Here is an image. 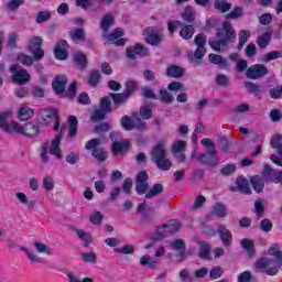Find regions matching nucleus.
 <instances>
[{
    "label": "nucleus",
    "instance_id": "c756f323",
    "mask_svg": "<svg viewBox=\"0 0 282 282\" xmlns=\"http://www.w3.org/2000/svg\"><path fill=\"white\" fill-rule=\"evenodd\" d=\"M241 247L246 250L249 257H254V241L251 239L245 238L240 241Z\"/></svg>",
    "mask_w": 282,
    "mask_h": 282
},
{
    "label": "nucleus",
    "instance_id": "20e7f679",
    "mask_svg": "<svg viewBox=\"0 0 282 282\" xmlns=\"http://www.w3.org/2000/svg\"><path fill=\"white\" fill-rule=\"evenodd\" d=\"M39 122L44 127H47V124H52V122H55V127H54L55 131H58V126L61 124V122L58 121V115L56 113V111L45 109V108L40 110Z\"/></svg>",
    "mask_w": 282,
    "mask_h": 282
},
{
    "label": "nucleus",
    "instance_id": "a211bd4d",
    "mask_svg": "<svg viewBox=\"0 0 282 282\" xmlns=\"http://www.w3.org/2000/svg\"><path fill=\"white\" fill-rule=\"evenodd\" d=\"M15 197L20 202V204H23L30 210H32V208H34V206H36V200L28 198V196L23 192H18L15 194Z\"/></svg>",
    "mask_w": 282,
    "mask_h": 282
},
{
    "label": "nucleus",
    "instance_id": "473e14b6",
    "mask_svg": "<svg viewBox=\"0 0 282 282\" xmlns=\"http://www.w3.org/2000/svg\"><path fill=\"white\" fill-rule=\"evenodd\" d=\"M23 127L21 123L17 121H11L9 123V128L7 129V133L12 134V133H18L19 135H23Z\"/></svg>",
    "mask_w": 282,
    "mask_h": 282
},
{
    "label": "nucleus",
    "instance_id": "8fccbe9b",
    "mask_svg": "<svg viewBox=\"0 0 282 282\" xmlns=\"http://www.w3.org/2000/svg\"><path fill=\"white\" fill-rule=\"evenodd\" d=\"M93 155L98 160V162H105V160L109 158V154L105 152L102 148L93 150Z\"/></svg>",
    "mask_w": 282,
    "mask_h": 282
},
{
    "label": "nucleus",
    "instance_id": "f8f14e48",
    "mask_svg": "<svg viewBox=\"0 0 282 282\" xmlns=\"http://www.w3.org/2000/svg\"><path fill=\"white\" fill-rule=\"evenodd\" d=\"M54 52L57 61H66L67 56H69V53H67V41L62 40L57 42Z\"/></svg>",
    "mask_w": 282,
    "mask_h": 282
},
{
    "label": "nucleus",
    "instance_id": "412c9836",
    "mask_svg": "<svg viewBox=\"0 0 282 282\" xmlns=\"http://www.w3.org/2000/svg\"><path fill=\"white\" fill-rule=\"evenodd\" d=\"M73 58L78 69H85L87 67V56L82 52L75 53Z\"/></svg>",
    "mask_w": 282,
    "mask_h": 282
},
{
    "label": "nucleus",
    "instance_id": "0e129e2a",
    "mask_svg": "<svg viewBox=\"0 0 282 282\" xmlns=\"http://www.w3.org/2000/svg\"><path fill=\"white\" fill-rule=\"evenodd\" d=\"M131 188H133V181L131 178H126L122 184V191L126 195H131Z\"/></svg>",
    "mask_w": 282,
    "mask_h": 282
},
{
    "label": "nucleus",
    "instance_id": "1a4fd4ad",
    "mask_svg": "<svg viewBox=\"0 0 282 282\" xmlns=\"http://www.w3.org/2000/svg\"><path fill=\"white\" fill-rule=\"evenodd\" d=\"M10 70L13 73V83H30V73L25 68H19V65H12Z\"/></svg>",
    "mask_w": 282,
    "mask_h": 282
},
{
    "label": "nucleus",
    "instance_id": "f704fd0d",
    "mask_svg": "<svg viewBox=\"0 0 282 282\" xmlns=\"http://www.w3.org/2000/svg\"><path fill=\"white\" fill-rule=\"evenodd\" d=\"M195 10H193L192 7H186L184 12L182 13V19H184V21H187V23H193L195 21Z\"/></svg>",
    "mask_w": 282,
    "mask_h": 282
},
{
    "label": "nucleus",
    "instance_id": "79ce46f5",
    "mask_svg": "<svg viewBox=\"0 0 282 282\" xmlns=\"http://www.w3.org/2000/svg\"><path fill=\"white\" fill-rule=\"evenodd\" d=\"M172 153H180L186 151V141L177 140L172 144Z\"/></svg>",
    "mask_w": 282,
    "mask_h": 282
},
{
    "label": "nucleus",
    "instance_id": "3c124183",
    "mask_svg": "<svg viewBox=\"0 0 282 282\" xmlns=\"http://www.w3.org/2000/svg\"><path fill=\"white\" fill-rule=\"evenodd\" d=\"M122 34H124L122 29H116L111 33L104 32V36H105V39H108V41H116L117 39H120V36H122Z\"/></svg>",
    "mask_w": 282,
    "mask_h": 282
},
{
    "label": "nucleus",
    "instance_id": "58836bf2",
    "mask_svg": "<svg viewBox=\"0 0 282 282\" xmlns=\"http://www.w3.org/2000/svg\"><path fill=\"white\" fill-rule=\"evenodd\" d=\"M17 61L21 63V65H25V67H30V65L34 63V58L24 53H19L17 56Z\"/></svg>",
    "mask_w": 282,
    "mask_h": 282
},
{
    "label": "nucleus",
    "instance_id": "39448f33",
    "mask_svg": "<svg viewBox=\"0 0 282 282\" xmlns=\"http://www.w3.org/2000/svg\"><path fill=\"white\" fill-rule=\"evenodd\" d=\"M192 158H195L197 162H200L202 164H207L208 166H217V164H219V156L217 155V150H208V152L200 155H196V152H193Z\"/></svg>",
    "mask_w": 282,
    "mask_h": 282
},
{
    "label": "nucleus",
    "instance_id": "f3484780",
    "mask_svg": "<svg viewBox=\"0 0 282 282\" xmlns=\"http://www.w3.org/2000/svg\"><path fill=\"white\" fill-rule=\"evenodd\" d=\"M140 265H148L151 270H155L160 265V259L144 254L140 258Z\"/></svg>",
    "mask_w": 282,
    "mask_h": 282
},
{
    "label": "nucleus",
    "instance_id": "4c0bfd02",
    "mask_svg": "<svg viewBox=\"0 0 282 282\" xmlns=\"http://www.w3.org/2000/svg\"><path fill=\"white\" fill-rule=\"evenodd\" d=\"M193 34H195V29L193 28V25H185L180 31V36H182L185 41L193 39Z\"/></svg>",
    "mask_w": 282,
    "mask_h": 282
},
{
    "label": "nucleus",
    "instance_id": "c85d7f7f",
    "mask_svg": "<svg viewBox=\"0 0 282 282\" xmlns=\"http://www.w3.org/2000/svg\"><path fill=\"white\" fill-rule=\"evenodd\" d=\"M272 35L269 32H264L263 34L257 37V45H259L263 50L270 45Z\"/></svg>",
    "mask_w": 282,
    "mask_h": 282
},
{
    "label": "nucleus",
    "instance_id": "72a5a7b5",
    "mask_svg": "<svg viewBox=\"0 0 282 282\" xmlns=\"http://www.w3.org/2000/svg\"><path fill=\"white\" fill-rule=\"evenodd\" d=\"M251 186L256 191V193H261L263 187L265 186V182L261 178V176H253L251 177Z\"/></svg>",
    "mask_w": 282,
    "mask_h": 282
},
{
    "label": "nucleus",
    "instance_id": "69168bd1",
    "mask_svg": "<svg viewBox=\"0 0 282 282\" xmlns=\"http://www.w3.org/2000/svg\"><path fill=\"white\" fill-rule=\"evenodd\" d=\"M270 96L274 100H278V98H282V86H276L270 90Z\"/></svg>",
    "mask_w": 282,
    "mask_h": 282
},
{
    "label": "nucleus",
    "instance_id": "4468645a",
    "mask_svg": "<svg viewBox=\"0 0 282 282\" xmlns=\"http://www.w3.org/2000/svg\"><path fill=\"white\" fill-rule=\"evenodd\" d=\"M31 118H34V109L28 107V106H22L18 110V120L21 122H28Z\"/></svg>",
    "mask_w": 282,
    "mask_h": 282
},
{
    "label": "nucleus",
    "instance_id": "ddd939ff",
    "mask_svg": "<svg viewBox=\"0 0 282 282\" xmlns=\"http://www.w3.org/2000/svg\"><path fill=\"white\" fill-rule=\"evenodd\" d=\"M112 154L118 156L129 151V141H115L111 145Z\"/></svg>",
    "mask_w": 282,
    "mask_h": 282
},
{
    "label": "nucleus",
    "instance_id": "37998d69",
    "mask_svg": "<svg viewBox=\"0 0 282 282\" xmlns=\"http://www.w3.org/2000/svg\"><path fill=\"white\" fill-rule=\"evenodd\" d=\"M105 216L100 212H93L89 216V221L94 224V226H100L102 224V219Z\"/></svg>",
    "mask_w": 282,
    "mask_h": 282
},
{
    "label": "nucleus",
    "instance_id": "4d7b16f0",
    "mask_svg": "<svg viewBox=\"0 0 282 282\" xmlns=\"http://www.w3.org/2000/svg\"><path fill=\"white\" fill-rule=\"evenodd\" d=\"M98 80H100V73L98 70H93L88 78L89 85H91V87H96V85H98Z\"/></svg>",
    "mask_w": 282,
    "mask_h": 282
},
{
    "label": "nucleus",
    "instance_id": "c03bdc74",
    "mask_svg": "<svg viewBox=\"0 0 282 282\" xmlns=\"http://www.w3.org/2000/svg\"><path fill=\"white\" fill-rule=\"evenodd\" d=\"M250 39V31L241 30L239 32V44L238 50H241L246 43H248V40Z\"/></svg>",
    "mask_w": 282,
    "mask_h": 282
},
{
    "label": "nucleus",
    "instance_id": "4be33fe9",
    "mask_svg": "<svg viewBox=\"0 0 282 282\" xmlns=\"http://www.w3.org/2000/svg\"><path fill=\"white\" fill-rule=\"evenodd\" d=\"M263 173H270L271 174V181L275 184L282 185V171H274L269 165L264 166Z\"/></svg>",
    "mask_w": 282,
    "mask_h": 282
},
{
    "label": "nucleus",
    "instance_id": "5701e85b",
    "mask_svg": "<svg viewBox=\"0 0 282 282\" xmlns=\"http://www.w3.org/2000/svg\"><path fill=\"white\" fill-rule=\"evenodd\" d=\"M208 58L209 63H213L214 65H220L223 69H227L228 61H226L221 55L212 53L209 54Z\"/></svg>",
    "mask_w": 282,
    "mask_h": 282
},
{
    "label": "nucleus",
    "instance_id": "603ef678",
    "mask_svg": "<svg viewBox=\"0 0 282 282\" xmlns=\"http://www.w3.org/2000/svg\"><path fill=\"white\" fill-rule=\"evenodd\" d=\"M100 109L104 110L106 113H111V111H113L111 109V98H109V97L101 98Z\"/></svg>",
    "mask_w": 282,
    "mask_h": 282
},
{
    "label": "nucleus",
    "instance_id": "a878e982",
    "mask_svg": "<svg viewBox=\"0 0 282 282\" xmlns=\"http://www.w3.org/2000/svg\"><path fill=\"white\" fill-rule=\"evenodd\" d=\"M237 186L240 193H243L245 195H250V193H252V189H250V184L245 177L237 178Z\"/></svg>",
    "mask_w": 282,
    "mask_h": 282
},
{
    "label": "nucleus",
    "instance_id": "13d9d810",
    "mask_svg": "<svg viewBox=\"0 0 282 282\" xmlns=\"http://www.w3.org/2000/svg\"><path fill=\"white\" fill-rule=\"evenodd\" d=\"M230 80L228 79V76L224 74H219L216 76V84L219 85V87H228Z\"/></svg>",
    "mask_w": 282,
    "mask_h": 282
},
{
    "label": "nucleus",
    "instance_id": "338daca9",
    "mask_svg": "<svg viewBox=\"0 0 282 282\" xmlns=\"http://www.w3.org/2000/svg\"><path fill=\"white\" fill-rule=\"evenodd\" d=\"M165 228L169 232H177V229L180 228V223H177V220H172L165 224Z\"/></svg>",
    "mask_w": 282,
    "mask_h": 282
},
{
    "label": "nucleus",
    "instance_id": "ea45409f",
    "mask_svg": "<svg viewBox=\"0 0 282 282\" xmlns=\"http://www.w3.org/2000/svg\"><path fill=\"white\" fill-rule=\"evenodd\" d=\"M22 250L25 252L31 263H41L42 259L39 256H36V252H34V250L28 249L25 247H22Z\"/></svg>",
    "mask_w": 282,
    "mask_h": 282
},
{
    "label": "nucleus",
    "instance_id": "393cba45",
    "mask_svg": "<svg viewBox=\"0 0 282 282\" xmlns=\"http://www.w3.org/2000/svg\"><path fill=\"white\" fill-rule=\"evenodd\" d=\"M68 135L69 138H76V133L78 132V119L76 116H69L68 117Z\"/></svg>",
    "mask_w": 282,
    "mask_h": 282
},
{
    "label": "nucleus",
    "instance_id": "bf43d9fd",
    "mask_svg": "<svg viewBox=\"0 0 282 282\" xmlns=\"http://www.w3.org/2000/svg\"><path fill=\"white\" fill-rule=\"evenodd\" d=\"M195 45L197 47H206V35L204 33H199L194 39Z\"/></svg>",
    "mask_w": 282,
    "mask_h": 282
},
{
    "label": "nucleus",
    "instance_id": "6ab92c4d",
    "mask_svg": "<svg viewBox=\"0 0 282 282\" xmlns=\"http://www.w3.org/2000/svg\"><path fill=\"white\" fill-rule=\"evenodd\" d=\"M165 74L171 78H182V76H184V68L177 65H171L166 68Z\"/></svg>",
    "mask_w": 282,
    "mask_h": 282
},
{
    "label": "nucleus",
    "instance_id": "e433bc0d",
    "mask_svg": "<svg viewBox=\"0 0 282 282\" xmlns=\"http://www.w3.org/2000/svg\"><path fill=\"white\" fill-rule=\"evenodd\" d=\"M164 36L162 34L158 33H150L147 37L145 41L149 43V45H158L162 43Z\"/></svg>",
    "mask_w": 282,
    "mask_h": 282
},
{
    "label": "nucleus",
    "instance_id": "aec40b11",
    "mask_svg": "<svg viewBox=\"0 0 282 282\" xmlns=\"http://www.w3.org/2000/svg\"><path fill=\"white\" fill-rule=\"evenodd\" d=\"M75 232L77 237L80 239V241H83L84 248H89V243H91L93 241L91 234L83 229H75Z\"/></svg>",
    "mask_w": 282,
    "mask_h": 282
},
{
    "label": "nucleus",
    "instance_id": "a19ab883",
    "mask_svg": "<svg viewBox=\"0 0 282 282\" xmlns=\"http://www.w3.org/2000/svg\"><path fill=\"white\" fill-rule=\"evenodd\" d=\"M213 214L216 215V217L224 218L227 215L226 206L221 203H216L213 209Z\"/></svg>",
    "mask_w": 282,
    "mask_h": 282
},
{
    "label": "nucleus",
    "instance_id": "7ed1b4c3",
    "mask_svg": "<svg viewBox=\"0 0 282 282\" xmlns=\"http://www.w3.org/2000/svg\"><path fill=\"white\" fill-rule=\"evenodd\" d=\"M150 156L152 162L160 169V171H171L173 161L169 158V149H166V141H159L151 150Z\"/></svg>",
    "mask_w": 282,
    "mask_h": 282
},
{
    "label": "nucleus",
    "instance_id": "09e8293b",
    "mask_svg": "<svg viewBox=\"0 0 282 282\" xmlns=\"http://www.w3.org/2000/svg\"><path fill=\"white\" fill-rule=\"evenodd\" d=\"M110 97L112 98L115 105H122V102H127V98H129V95H127V93H123V94L111 93Z\"/></svg>",
    "mask_w": 282,
    "mask_h": 282
},
{
    "label": "nucleus",
    "instance_id": "423d86ee",
    "mask_svg": "<svg viewBox=\"0 0 282 282\" xmlns=\"http://www.w3.org/2000/svg\"><path fill=\"white\" fill-rule=\"evenodd\" d=\"M43 37L33 36L29 42V51L32 53L35 61H41L45 56V52L42 50Z\"/></svg>",
    "mask_w": 282,
    "mask_h": 282
},
{
    "label": "nucleus",
    "instance_id": "f257e3e1",
    "mask_svg": "<svg viewBox=\"0 0 282 282\" xmlns=\"http://www.w3.org/2000/svg\"><path fill=\"white\" fill-rule=\"evenodd\" d=\"M269 254L273 257V259H258L254 263V268L258 270V272H263L264 274L274 276V274H278L279 270L282 268V251L279 245L273 243L269 249Z\"/></svg>",
    "mask_w": 282,
    "mask_h": 282
},
{
    "label": "nucleus",
    "instance_id": "5fc2aeb1",
    "mask_svg": "<svg viewBox=\"0 0 282 282\" xmlns=\"http://www.w3.org/2000/svg\"><path fill=\"white\" fill-rule=\"evenodd\" d=\"M200 259H210V246L206 243H200V251H199Z\"/></svg>",
    "mask_w": 282,
    "mask_h": 282
},
{
    "label": "nucleus",
    "instance_id": "b1692460",
    "mask_svg": "<svg viewBox=\"0 0 282 282\" xmlns=\"http://www.w3.org/2000/svg\"><path fill=\"white\" fill-rule=\"evenodd\" d=\"M164 192V185L162 184H154L153 187H151L147 193H145V198L151 199L153 197H158V195H162Z\"/></svg>",
    "mask_w": 282,
    "mask_h": 282
},
{
    "label": "nucleus",
    "instance_id": "bb28decb",
    "mask_svg": "<svg viewBox=\"0 0 282 282\" xmlns=\"http://www.w3.org/2000/svg\"><path fill=\"white\" fill-rule=\"evenodd\" d=\"M22 135H28L29 138H36V135H39V127L30 122L25 123V126L23 127Z\"/></svg>",
    "mask_w": 282,
    "mask_h": 282
},
{
    "label": "nucleus",
    "instance_id": "6e6552de",
    "mask_svg": "<svg viewBox=\"0 0 282 282\" xmlns=\"http://www.w3.org/2000/svg\"><path fill=\"white\" fill-rule=\"evenodd\" d=\"M267 74H268V67H265V65L263 64L252 65L246 72L247 78H250L251 80L263 78V76H267Z\"/></svg>",
    "mask_w": 282,
    "mask_h": 282
},
{
    "label": "nucleus",
    "instance_id": "de8ad7c7",
    "mask_svg": "<svg viewBox=\"0 0 282 282\" xmlns=\"http://www.w3.org/2000/svg\"><path fill=\"white\" fill-rule=\"evenodd\" d=\"M226 19H240V17H243V8L241 7H235L229 13H227Z\"/></svg>",
    "mask_w": 282,
    "mask_h": 282
},
{
    "label": "nucleus",
    "instance_id": "cd10ccee",
    "mask_svg": "<svg viewBox=\"0 0 282 282\" xmlns=\"http://www.w3.org/2000/svg\"><path fill=\"white\" fill-rule=\"evenodd\" d=\"M111 25H113V15L110 13L105 14L100 21V28L102 32L107 33Z\"/></svg>",
    "mask_w": 282,
    "mask_h": 282
},
{
    "label": "nucleus",
    "instance_id": "49530a36",
    "mask_svg": "<svg viewBox=\"0 0 282 282\" xmlns=\"http://www.w3.org/2000/svg\"><path fill=\"white\" fill-rule=\"evenodd\" d=\"M70 39L73 41H85V30L84 29H75L69 32Z\"/></svg>",
    "mask_w": 282,
    "mask_h": 282
},
{
    "label": "nucleus",
    "instance_id": "9b49d317",
    "mask_svg": "<svg viewBox=\"0 0 282 282\" xmlns=\"http://www.w3.org/2000/svg\"><path fill=\"white\" fill-rule=\"evenodd\" d=\"M65 133V129H61L59 135L55 137L50 147V154L55 155L57 160H63V153L61 152V135Z\"/></svg>",
    "mask_w": 282,
    "mask_h": 282
},
{
    "label": "nucleus",
    "instance_id": "774afa93",
    "mask_svg": "<svg viewBox=\"0 0 282 282\" xmlns=\"http://www.w3.org/2000/svg\"><path fill=\"white\" fill-rule=\"evenodd\" d=\"M252 281V273L250 271H245L238 275V282H249Z\"/></svg>",
    "mask_w": 282,
    "mask_h": 282
},
{
    "label": "nucleus",
    "instance_id": "864d4df0",
    "mask_svg": "<svg viewBox=\"0 0 282 282\" xmlns=\"http://www.w3.org/2000/svg\"><path fill=\"white\" fill-rule=\"evenodd\" d=\"M42 186L45 191L54 189V177L46 175L42 181Z\"/></svg>",
    "mask_w": 282,
    "mask_h": 282
},
{
    "label": "nucleus",
    "instance_id": "c9c22d12",
    "mask_svg": "<svg viewBox=\"0 0 282 282\" xmlns=\"http://www.w3.org/2000/svg\"><path fill=\"white\" fill-rule=\"evenodd\" d=\"M159 100H161V102H165L166 105H171V102L175 100V97H173L169 90L161 89L159 93Z\"/></svg>",
    "mask_w": 282,
    "mask_h": 282
},
{
    "label": "nucleus",
    "instance_id": "680f3d73",
    "mask_svg": "<svg viewBox=\"0 0 282 282\" xmlns=\"http://www.w3.org/2000/svg\"><path fill=\"white\" fill-rule=\"evenodd\" d=\"M82 259L85 263H96L97 256L95 252L82 253Z\"/></svg>",
    "mask_w": 282,
    "mask_h": 282
},
{
    "label": "nucleus",
    "instance_id": "e2e57ef3",
    "mask_svg": "<svg viewBox=\"0 0 282 282\" xmlns=\"http://www.w3.org/2000/svg\"><path fill=\"white\" fill-rule=\"evenodd\" d=\"M134 89H138V83L135 80H128L126 83V95L131 96Z\"/></svg>",
    "mask_w": 282,
    "mask_h": 282
},
{
    "label": "nucleus",
    "instance_id": "dca6fc26",
    "mask_svg": "<svg viewBox=\"0 0 282 282\" xmlns=\"http://www.w3.org/2000/svg\"><path fill=\"white\" fill-rule=\"evenodd\" d=\"M218 234L224 246H229L230 243H232V234L224 225H220L218 227Z\"/></svg>",
    "mask_w": 282,
    "mask_h": 282
},
{
    "label": "nucleus",
    "instance_id": "2f4dec72",
    "mask_svg": "<svg viewBox=\"0 0 282 282\" xmlns=\"http://www.w3.org/2000/svg\"><path fill=\"white\" fill-rule=\"evenodd\" d=\"M33 247L35 248L36 252H39L40 254H52V249L50 248V246L43 243L42 241L35 240L33 242Z\"/></svg>",
    "mask_w": 282,
    "mask_h": 282
},
{
    "label": "nucleus",
    "instance_id": "7c9ffc66",
    "mask_svg": "<svg viewBox=\"0 0 282 282\" xmlns=\"http://www.w3.org/2000/svg\"><path fill=\"white\" fill-rule=\"evenodd\" d=\"M214 8L219 10V12H228L232 8V3L227 2L226 0H215Z\"/></svg>",
    "mask_w": 282,
    "mask_h": 282
},
{
    "label": "nucleus",
    "instance_id": "6e6d98bb",
    "mask_svg": "<svg viewBox=\"0 0 282 282\" xmlns=\"http://www.w3.org/2000/svg\"><path fill=\"white\" fill-rule=\"evenodd\" d=\"M135 191L138 195H144L149 191V182H135Z\"/></svg>",
    "mask_w": 282,
    "mask_h": 282
},
{
    "label": "nucleus",
    "instance_id": "2eb2a0df",
    "mask_svg": "<svg viewBox=\"0 0 282 282\" xmlns=\"http://www.w3.org/2000/svg\"><path fill=\"white\" fill-rule=\"evenodd\" d=\"M67 87V77L59 75L53 80V89L56 94H63Z\"/></svg>",
    "mask_w": 282,
    "mask_h": 282
},
{
    "label": "nucleus",
    "instance_id": "0eeeda50",
    "mask_svg": "<svg viewBox=\"0 0 282 282\" xmlns=\"http://www.w3.org/2000/svg\"><path fill=\"white\" fill-rule=\"evenodd\" d=\"M121 126L126 131H133V129L143 130L147 129V123L142 119H131L128 116L121 118Z\"/></svg>",
    "mask_w": 282,
    "mask_h": 282
},
{
    "label": "nucleus",
    "instance_id": "9d476101",
    "mask_svg": "<svg viewBox=\"0 0 282 282\" xmlns=\"http://www.w3.org/2000/svg\"><path fill=\"white\" fill-rule=\"evenodd\" d=\"M127 56L131 58V61H135L138 56H149V50L142 46V44H135L134 46H129L127 48Z\"/></svg>",
    "mask_w": 282,
    "mask_h": 282
},
{
    "label": "nucleus",
    "instance_id": "f03ea898",
    "mask_svg": "<svg viewBox=\"0 0 282 282\" xmlns=\"http://www.w3.org/2000/svg\"><path fill=\"white\" fill-rule=\"evenodd\" d=\"M237 40V34L232 28L230 21H225L220 29L216 32V37L209 39L208 43L212 50L215 52H220L223 47H226L228 43H235Z\"/></svg>",
    "mask_w": 282,
    "mask_h": 282
},
{
    "label": "nucleus",
    "instance_id": "052dcab7",
    "mask_svg": "<svg viewBox=\"0 0 282 282\" xmlns=\"http://www.w3.org/2000/svg\"><path fill=\"white\" fill-rule=\"evenodd\" d=\"M223 274H224V269H221V267H214V268L209 271V276H210V279H213V280L219 279Z\"/></svg>",
    "mask_w": 282,
    "mask_h": 282
},
{
    "label": "nucleus",
    "instance_id": "a18cd8bd",
    "mask_svg": "<svg viewBox=\"0 0 282 282\" xmlns=\"http://www.w3.org/2000/svg\"><path fill=\"white\" fill-rule=\"evenodd\" d=\"M282 57V53L279 51H271L269 53H267L263 57H262V62L263 63H270V61H276V58H281Z\"/></svg>",
    "mask_w": 282,
    "mask_h": 282
}]
</instances>
